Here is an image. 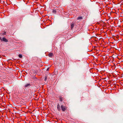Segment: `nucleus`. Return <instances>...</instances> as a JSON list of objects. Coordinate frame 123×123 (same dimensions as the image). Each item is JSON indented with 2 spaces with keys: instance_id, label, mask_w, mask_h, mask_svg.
<instances>
[{
  "instance_id": "f03ea898",
  "label": "nucleus",
  "mask_w": 123,
  "mask_h": 123,
  "mask_svg": "<svg viewBox=\"0 0 123 123\" xmlns=\"http://www.w3.org/2000/svg\"><path fill=\"white\" fill-rule=\"evenodd\" d=\"M0 39L2 41H3L6 42H7L8 41L7 39L5 37H3L2 38L1 37H0Z\"/></svg>"
},
{
  "instance_id": "9b49d317",
  "label": "nucleus",
  "mask_w": 123,
  "mask_h": 123,
  "mask_svg": "<svg viewBox=\"0 0 123 123\" xmlns=\"http://www.w3.org/2000/svg\"><path fill=\"white\" fill-rule=\"evenodd\" d=\"M47 77L46 76H45L44 78V80L45 81H46L47 80Z\"/></svg>"
},
{
  "instance_id": "f8f14e48",
  "label": "nucleus",
  "mask_w": 123,
  "mask_h": 123,
  "mask_svg": "<svg viewBox=\"0 0 123 123\" xmlns=\"http://www.w3.org/2000/svg\"><path fill=\"white\" fill-rule=\"evenodd\" d=\"M49 68H48L47 69V71H48L49 70Z\"/></svg>"
},
{
  "instance_id": "423d86ee",
  "label": "nucleus",
  "mask_w": 123,
  "mask_h": 123,
  "mask_svg": "<svg viewBox=\"0 0 123 123\" xmlns=\"http://www.w3.org/2000/svg\"><path fill=\"white\" fill-rule=\"evenodd\" d=\"M83 18L81 17H79L77 18V20H81Z\"/></svg>"
},
{
  "instance_id": "f257e3e1",
  "label": "nucleus",
  "mask_w": 123,
  "mask_h": 123,
  "mask_svg": "<svg viewBox=\"0 0 123 123\" xmlns=\"http://www.w3.org/2000/svg\"><path fill=\"white\" fill-rule=\"evenodd\" d=\"M61 108L62 110L63 111H65L67 108L66 106H64L62 105H61Z\"/></svg>"
},
{
  "instance_id": "1a4fd4ad",
  "label": "nucleus",
  "mask_w": 123,
  "mask_h": 123,
  "mask_svg": "<svg viewBox=\"0 0 123 123\" xmlns=\"http://www.w3.org/2000/svg\"><path fill=\"white\" fill-rule=\"evenodd\" d=\"M56 12V11L55 10H53V11L52 12L53 13L55 14Z\"/></svg>"
},
{
  "instance_id": "39448f33",
  "label": "nucleus",
  "mask_w": 123,
  "mask_h": 123,
  "mask_svg": "<svg viewBox=\"0 0 123 123\" xmlns=\"http://www.w3.org/2000/svg\"><path fill=\"white\" fill-rule=\"evenodd\" d=\"M53 55V53H49L48 55V56L49 57H52Z\"/></svg>"
},
{
  "instance_id": "ddd939ff",
  "label": "nucleus",
  "mask_w": 123,
  "mask_h": 123,
  "mask_svg": "<svg viewBox=\"0 0 123 123\" xmlns=\"http://www.w3.org/2000/svg\"><path fill=\"white\" fill-rule=\"evenodd\" d=\"M5 33H6V32H5V33H3V34H4V35L5 34Z\"/></svg>"
},
{
  "instance_id": "20e7f679",
  "label": "nucleus",
  "mask_w": 123,
  "mask_h": 123,
  "mask_svg": "<svg viewBox=\"0 0 123 123\" xmlns=\"http://www.w3.org/2000/svg\"><path fill=\"white\" fill-rule=\"evenodd\" d=\"M57 109L58 111H60L61 109L60 108V107L59 104V103H58L57 104Z\"/></svg>"
},
{
  "instance_id": "6e6552de",
  "label": "nucleus",
  "mask_w": 123,
  "mask_h": 123,
  "mask_svg": "<svg viewBox=\"0 0 123 123\" xmlns=\"http://www.w3.org/2000/svg\"><path fill=\"white\" fill-rule=\"evenodd\" d=\"M30 84H26L25 85V87H28V86H30Z\"/></svg>"
},
{
  "instance_id": "0eeeda50",
  "label": "nucleus",
  "mask_w": 123,
  "mask_h": 123,
  "mask_svg": "<svg viewBox=\"0 0 123 123\" xmlns=\"http://www.w3.org/2000/svg\"><path fill=\"white\" fill-rule=\"evenodd\" d=\"M71 29H72V28L74 27V24L73 23H72L71 25Z\"/></svg>"
},
{
  "instance_id": "9d476101",
  "label": "nucleus",
  "mask_w": 123,
  "mask_h": 123,
  "mask_svg": "<svg viewBox=\"0 0 123 123\" xmlns=\"http://www.w3.org/2000/svg\"><path fill=\"white\" fill-rule=\"evenodd\" d=\"M18 57L20 58H21L22 57V55L20 54H19L18 55Z\"/></svg>"
},
{
  "instance_id": "7ed1b4c3",
  "label": "nucleus",
  "mask_w": 123,
  "mask_h": 123,
  "mask_svg": "<svg viewBox=\"0 0 123 123\" xmlns=\"http://www.w3.org/2000/svg\"><path fill=\"white\" fill-rule=\"evenodd\" d=\"M59 98L60 101L61 102L63 101L64 99V98L62 97L61 96H59Z\"/></svg>"
}]
</instances>
